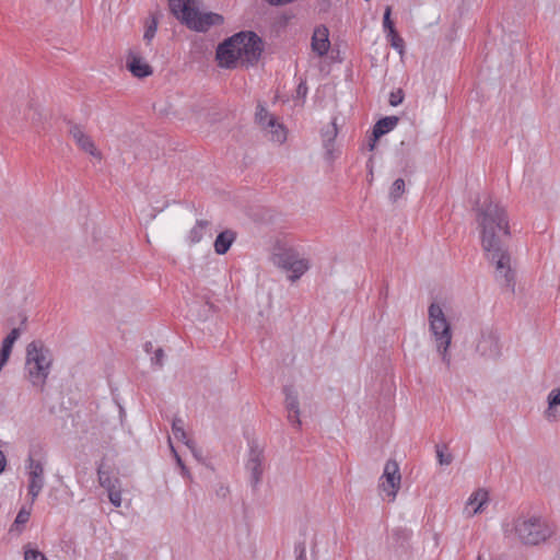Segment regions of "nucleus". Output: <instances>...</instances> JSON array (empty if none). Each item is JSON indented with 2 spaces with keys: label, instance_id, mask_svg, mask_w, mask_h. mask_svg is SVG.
Segmentation results:
<instances>
[{
  "label": "nucleus",
  "instance_id": "b1692460",
  "mask_svg": "<svg viewBox=\"0 0 560 560\" xmlns=\"http://www.w3.org/2000/svg\"><path fill=\"white\" fill-rule=\"evenodd\" d=\"M548 410L550 415H560V388L550 392L548 396Z\"/></svg>",
  "mask_w": 560,
  "mask_h": 560
},
{
  "label": "nucleus",
  "instance_id": "39448f33",
  "mask_svg": "<svg viewBox=\"0 0 560 560\" xmlns=\"http://www.w3.org/2000/svg\"><path fill=\"white\" fill-rule=\"evenodd\" d=\"M515 533L523 544L537 545L551 536L552 530L540 517L518 520L514 526Z\"/></svg>",
  "mask_w": 560,
  "mask_h": 560
},
{
  "label": "nucleus",
  "instance_id": "f3484780",
  "mask_svg": "<svg viewBox=\"0 0 560 560\" xmlns=\"http://www.w3.org/2000/svg\"><path fill=\"white\" fill-rule=\"evenodd\" d=\"M328 28L324 25L315 28L312 36V49L318 56H324L330 47Z\"/></svg>",
  "mask_w": 560,
  "mask_h": 560
},
{
  "label": "nucleus",
  "instance_id": "423d86ee",
  "mask_svg": "<svg viewBox=\"0 0 560 560\" xmlns=\"http://www.w3.org/2000/svg\"><path fill=\"white\" fill-rule=\"evenodd\" d=\"M236 35L241 36L236 43L240 47L241 65L246 67L254 66L259 60L264 50L261 38L254 32H241Z\"/></svg>",
  "mask_w": 560,
  "mask_h": 560
},
{
  "label": "nucleus",
  "instance_id": "ddd939ff",
  "mask_svg": "<svg viewBox=\"0 0 560 560\" xmlns=\"http://www.w3.org/2000/svg\"><path fill=\"white\" fill-rule=\"evenodd\" d=\"M262 462H264V452L259 446L255 443L250 445L249 448V457L246 464L247 470L250 472V480L253 486H257L262 476Z\"/></svg>",
  "mask_w": 560,
  "mask_h": 560
},
{
  "label": "nucleus",
  "instance_id": "c756f323",
  "mask_svg": "<svg viewBox=\"0 0 560 560\" xmlns=\"http://www.w3.org/2000/svg\"><path fill=\"white\" fill-rule=\"evenodd\" d=\"M158 30V20L154 15L151 16L150 22L147 23L145 31L143 34V38L147 42H151L152 38L155 36Z\"/></svg>",
  "mask_w": 560,
  "mask_h": 560
},
{
  "label": "nucleus",
  "instance_id": "09e8293b",
  "mask_svg": "<svg viewBox=\"0 0 560 560\" xmlns=\"http://www.w3.org/2000/svg\"><path fill=\"white\" fill-rule=\"evenodd\" d=\"M478 560H481V557H480V556L478 557Z\"/></svg>",
  "mask_w": 560,
  "mask_h": 560
},
{
  "label": "nucleus",
  "instance_id": "a19ab883",
  "mask_svg": "<svg viewBox=\"0 0 560 560\" xmlns=\"http://www.w3.org/2000/svg\"><path fill=\"white\" fill-rule=\"evenodd\" d=\"M296 93L299 96H305L306 93H307V86H306V83L305 82H301L299 85H298V89H296Z\"/></svg>",
  "mask_w": 560,
  "mask_h": 560
},
{
  "label": "nucleus",
  "instance_id": "c85d7f7f",
  "mask_svg": "<svg viewBox=\"0 0 560 560\" xmlns=\"http://www.w3.org/2000/svg\"><path fill=\"white\" fill-rule=\"evenodd\" d=\"M269 117H273L268 113V110L261 105L258 104L257 110L255 114L256 121L262 126L264 128H268V119Z\"/></svg>",
  "mask_w": 560,
  "mask_h": 560
},
{
  "label": "nucleus",
  "instance_id": "6ab92c4d",
  "mask_svg": "<svg viewBox=\"0 0 560 560\" xmlns=\"http://www.w3.org/2000/svg\"><path fill=\"white\" fill-rule=\"evenodd\" d=\"M488 502V492L485 489H478L468 499L467 508L474 506L470 515H475L482 511L483 505Z\"/></svg>",
  "mask_w": 560,
  "mask_h": 560
},
{
  "label": "nucleus",
  "instance_id": "7ed1b4c3",
  "mask_svg": "<svg viewBox=\"0 0 560 560\" xmlns=\"http://www.w3.org/2000/svg\"><path fill=\"white\" fill-rule=\"evenodd\" d=\"M52 361L51 351L42 341L35 340L27 345L25 371L33 386L44 389Z\"/></svg>",
  "mask_w": 560,
  "mask_h": 560
},
{
  "label": "nucleus",
  "instance_id": "0eeeda50",
  "mask_svg": "<svg viewBox=\"0 0 560 560\" xmlns=\"http://www.w3.org/2000/svg\"><path fill=\"white\" fill-rule=\"evenodd\" d=\"M501 348L498 330L492 326L482 327L476 339V352L485 359L497 360L501 357Z\"/></svg>",
  "mask_w": 560,
  "mask_h": 560
},
{
  "label": "nucleus",
  "instance_id": "e433bc0d",
  "mask_svg": "<svg viewBox=\"0 0 560 560\" xmlns=\"http://www.w3.org/2000/svg\"><path fill=\"white\" fill-rule=\"evenodd\" d=\"M30 516H31V512H30V511H27V510H25V509H22V510L18 513V515H16V517H15L14 523H15L16 525H23V524H25V523H27V522H28Z\"/></svg>",
  "mask_w": 560,
  "mask_h": 560
},
{
  "label": "nucleus",
  "instance_id": "473e14b6",
  "mask_svg": "<svg viewBox=\"0 0 560 560\" xmlns=\"http://www.w3.org/2000/svg\"><path fill=\"white\" fill-rule=\"evenodd\" d=\"M387 37L390 40V45L395 49H397L399 51H402V49H404V39L398 35L396 30L394 31V33H387Z\"/></svg>",
  "mask_w": 560,
  "mask_h": 560
},
{
  "label": "nucleus",
  "instance_id": "7c9ffc66",
  "mask_svg": "<svg viewBox=\"0 0 560 560\" xmlns=\"http://www.w3.org/2000/svg\"><path fill=\"white\" fill-rule=\"evenodd\" d=\"M390 13H392V8L386 7L385 12H384V18H383V26H384V31L386 33H394V31H395L394 23L390 19Z\"/></svg>",
  "mask_w": 560,
  "mask_h": 560
},
{
  "label": "nucleus",
  "instance_id": "4c0bfd02",
  "mask_svg": "<svg viewBox=\"0 0 560 560\" xmlns=\"http://www.w3.org/2000/svg\"><path fill=\"white\" fill-rule=\"evenodd\" d=\"M294 551L296 553L295 560H307L305 544H298L294 548Z\"/></svg>",
  "mask_w": 560,
  "mask_h": 560
},
{
  "label": "nucleus",
  "instance_id": "c03bdc74",
  "mask_svg": "<svg viewBox=\"0 0 560 560\" xmlns=\"http://www.w3.org/2000/svg\"><path fill=\"white\" fill-rule=\"evenodd\" d=\"M7 465V459L2 451H0V474L4 470Z\"/></svg>",
  "mask_w": 560,
  "mask_h": 560
},
{
  "label": "nucleus",
  "instance_id": "c9c22d12",
  "mask_svg": "<svg viewBox=\"0 0 560 560\" xmlns=\"http://www.w3.org/2000/svg\"><path fill=\"white\" fill-rule=\"evenodd\" d=\"M24 559L25 560H48L44 553H42L40 551L38 550H33V549H30V550H26L25 553H24Z\"/></svg>",
  "mask_w": 560,
  "mask_h": 560
},
{
  "label": "nucleus",
  "instance_id": "bb28decb",
  "mask_svg": "<svg viewBox=\"0 0 560 560\" xmlns=\"http://www.w3.org/2000/svg\"><path fill=\"white\" fill-rule=\"evenodd\" d=\"M435 448L438 462L440 465L447 466L453 462V456L447 452L446 445H436Z\"/></svg>",
  "mask_w": 560,
  "mask_h": 560
},
{
  "label": "nucleus",
  "instance_id": "393cba45",
  "mask_svg": "<svg viewBox=\"0 0 560 560\" xmlns=\"http://www.w3.org/2000/svg\"><path fill=\"white\" fill-rule=\"evenodd\" d=\"M172 431H173V434H174L175 439H177L178 441H182L184 443H186V441H190L187 438V434H186L185 429H184V421L182 419L175 418L173 420Z\"/></svg>",
  "mask_w": 560,
  "mask_h": 560
},
{
  "label": "nucleus",
  "instance_id": "6e6552de",
  "mask_svg": "<svg viewBox=\"0 0 560 560\" xmlns=\"http://www.w3.org/2000/svg\"><path fill=\"white\" fill-rule=\"evenodd\" d=\"M401 475L398 463L395 459H388L384 466L383 475L380 478L378 489L393 502L400 489Z\"/></svg>",
  "mask_w": 560,
  "mask_h": 560
},
{
  "label": "nucleus",
  "instance_id": "a18cd8bd",
  "mask_svg": "<svg viewBox=\"0 0 560 560\" xmlns=\"http://www.w3.org/2000/svg\"><path fill=\"white\" fill-rule=\"evenodd\" d=\"M175 457H176V462H177V464L180 466L182 470H183V471H186V467H185V465H184V463H183L182 458H180L176 453H175Z\"/></svg>",
  "mask_w": 560,
  "mask_h": 560
},
{
  "label": "nucleus",
  "instance_id": "f704fd0d",
  "mask_svg": "<svg viewBox=\"0 0 560 560\" xmlns=\"http://www.w3.org/2000/svg\"><path fill=\"white\" fill-rule=\"evenodd\" d=\"M404 101V92L401 89H398L397 91H394L389 95V104L392 106H397L401 104Z\"/></svg>",
  "mask_w": 560,
  "mask_h": 560
},
{
  "label": "nucleus",
  "instance_id": "cd10ccee",
  "mask_svg": "<svg viewBox=\"0 0 560 560\" xmlns=\"http://www.w3.org/2000/svg\"><path fill=\"white\" fill-rule=\"evenodd\" d=\"M24 118L26 120H31L34 125H39L43 120V115L38 110V108H35L33 104H30L27 107V112L24 113Z\"/></svg>",
  "mask_w": 560,
  "mask_h": 560
},
{
  "label": "nucleus",
  "instance_id": "4468645a",
  "mask_svg": "<svg viewBox=\"0 0 560 560\" xmlns=\"http://www.w3.org/2000/svg\"><path fill=\"white\" fill-rule=\"evenodd\" d=\"M283 393L285 395V409L288 410V420L298 428L301 427L300 420V404L298 393L294 390L292 386H285L283 388Z\"/></svg>",
  "mask_w": 560,
  "mask_h": 560
},
{
  "label": "nucleus",
  "instance_id": "5701e85b",
  "mask_svg": "<svg viewBox=\"0 0 560 560\" xmlns=\"http://www.w3.org/2000/svg\"><path fill=\"white\" fill-rule=\"evenodd\" d=\"M97 475L100 485L106 489L107 492L120 486L118 478L110 477L108 472L101 468L97 470Z\"/></svg>",
  "mask_w": 560,
  "mask_h": 560
},
{
  "label": "nucleus",
  "instance_id": "58836bf2",
  "mask_svg": "<svg viewBox=\"0 0 560 560\" xmlns=\"http://www.w3.org/2000/svg\"><path fill=\"white\" fill-rule=\"evenodd\" d=\"M20 336L21 328H13L4 339L10 340L11 342H15L20 338Z\"/></svg>",
  "mask_w": 560,
  "mask_h": 560
},
{
  "label": "nucleus",
  "instance_id": "9d476101",
  "mask_svg": "<svg viewBox=\"0 0 560 560\" xmlns=\"http://www.w3.org/2000/svg\"><path fill=\"white\" fill-rule=\"evenodd\" d=\"M278 265L282 269L291 272L289 279L292 282L301 278L310 268L308 260L301 258L299 254L293 250H285L279 255Z\"/></svg>",
  "mask_w": 560,
  "mask_h": 560
},
{
  "label": "nucleus",
  "instance_id": "f03ea898",
  "mask_svg": "<svg viewBox=\"0 0 560 560\" xmlns=\"http://www.w3.org/2000/svg\"><path fill=\"white\" fill-rule=\"evenodd\" d=\"M171 12L188 28L207 32L223 23V16L212 12H200L199 0H168Z\"/></svg>",
  "mask_w": 560,
  "mask_h": 560
},
{
  "label": "nucleus",
  "instance_id": "72a5a7b5",
  "mask_svg": "<svg viewBox=\"0 0 560 560\" xmlns=\"http://www.w3.org/2000/svg\"><path fill=\"white\" fill-rule=\"evenodd\" d=\"M164 351L162 348H158L154 351V355L151 358V363L153 366L161 369L164 364Z\"/></svg>",
  "mask_w": 560,
  "mask_h": 560
},
{
  "label": "nucleus",
  "instance_id": "2f4dec72",
  "mask_svg": "<svg viewBox=\"0 0 560 560\" xmlns=\"http://www.w3.org/2000/svg\"><path fill=\"white\" fill-rule=\"evenodd\" d=\"M107 494H108V499H109L110 503L114 506L119 508L121 505V488H120V486L108 491Z\"/></svg>",
  "mask_w": 560,
  "mask_h": 560
},
{
  "label": "nucleus",
  "instance_id": "9b49d317",
  "mask_svg": "<svg viewBox=\"0 0 560 560\" xmlns=\"http://www.w3.org/2000/svg\"><path fill=\"white\" fill-rule=\"evenodd\" d=\"M27 463L28 495L31 497L32 503H34L45 486L44 465L40 460H35L33 457H30Z\"/></svg>",
  "mask_w": 560,
  "mask_h": 560
},
{
  "label": "nucleus",
  "instance_id": "1a4fd4ad",
  "mask_svg": "<svg viewBox=\"0 0 560 560\" xmlns=\"http://www.w3.org/2000/svg\"><path fill=\"white\" fill-rule=\"evenodd\" d=\"M240 35L225 39L217 48V60L220 67L232 69L241 63L240 47L236 44Z\"/></svg>",
  "mask_w": 560,
  "mask_h": 560
},
{
  "label": "nucleus",
  "instance_id": "20e7f679",
  "mask_svg": "<svg viewBox=\"0 0 560 560\" xmlns=\"http://www.w3.org/2000/svg\"><path fill=\"white\" fill-rule=\"evenodd\" d=\"M429 331L435 342L436 350L442 361L448 368L451 365V355L448 348L452 342L451 324L447 320L442 307L438 303H431L428 308Z\"/></svg>",
  "mask_w": 560,
  "mask_h": 560
},
{
  "label": "nucleus",
  "instance_id": "de8ad7c7",
  "mask_svg": "<svg viewBox=\"0 0 560 560\" xmlns=\"http://www.w3.org/2000/svg\"><path fill=\"white\" fill-rule=\"evenodd\" d=\"M26 320H27V317H26V316H24V317L22 318V320H21V325H25V324H26Z\"/></svg>",
  "mask_w": 560,
  "mask_h": 560
},
{
  "label": "nucleus",
  "instance_id": "79ce46f5",
  "mask_svg": "<svg viewBox=\"0 0 560 560\" xmlns=\"http://www.w3.org/2000/svg\"><path fill=\"white\" fill-rule=\"evenodd\" d=\"M13 345H14V342H11L10 340L3 339L0 349L11 353Z\"/></svg>",
  "mask_w": 560,
  "mask_h": 560
},
{
  "label": "nucleus",
  "instance_id": "2eb2a0df",
  "mask_svg": "<svg viewBox=\"0 0 560 560\" xmlns=\"http://www.w3.org/2000/svg\"><path fill=\"white\" fill-rule=\"evenodd\" d=\"M126 67L137 78H145L152 74L150 65L135 50L129 51Z\"/></svg>",
  "mask_w": 560,
  "mask_h": 560
},
{
  "label": "nucleus",
  "instance_id": "f257e3e1",
  "mask_svg": "<svg viewBox=\"0 0 560 560\" xmlns=\"http://www.w3.org/2000/svg\"><path fill=\"white\" fill-rule=\"evenodd\" d=\"M476 222L480 231L481 246L487 258L495 267L497 281L514 292V271L506 242L511 236L508 213L491 197L478 200L474 208Z\"/></svg>",
  "mask_w": 560,
  "mask_h": 560
},
{
  "label": "nucleus",
  "instance_id": "aec40b11",
  "mask_svg": "<svg viewBox=\"0 0 560 560\" xmlns=\"http://www.w3.org/2000/svg\"><path fill=\"white\" fill-rule=\"evenodd\" d=\"M271 135V141L279 144L283 143L287 139V132L283 125L279 124L275 117H269L268 128Z\"/></svg>",
  "mask_w": 560,
  "mask_h": 560
},
{
  "label": "nucleus",
  "instance_id": "a878e982",
  "mask_svg": "<svg viewBox=\"0 0 560 560\" xmlns=\"http://www.w3.org/2000/svg\"><path fill=\"white\" fill-rule=\"evenodd\" d=\"M405 192V180L402 178H397L389 191V198L393 202H396Z\"/></svg>",
  "mask_w": 560,
  "mask_h": 560
},
{
  "label": "nucleus",
  "instance_id": "412c9836",
  "mask_svg": "<svg viewBox=\"0 0 560 560\" xmlns=\"http://www.w3.org/2000/svg\"><path fill=\"white\" fill-rule=\"evenodd\" d=\"M209 225V222L206 220H198L195 226L190 230L188 234V241L190 244H197L199 243Z\"/></svg>",
  "mask_w": 560,
  "mask_h": 560
},
{
  "label": "nucleus",
  "instance_id": "a211bd4d",
  "mask_svg": "<svg viewBox=\"0 0 560 560\" xmlns=\"http://www.w3.org/2000/svg\"><path fill=\"white\" fill-rule=\"evenodd\" d=\"M235 236L236 234L231 230L221 232L214 241L215 253L219 255H224L230 249L232 243L235 240Z\"/></svg>",
  "mask_w": 560,
  "mask_h": 560
},
{
  "label": "nucleus",
  "instance_id": "f8f14e48",
  "mask_svg": "<svg viewBox=\"0 0 560 560\" xmlns=\"http://www.w3.org/2000/svg\"><path fill=\"white\" fill-rule=\"evenodd\" d=\"M69 135L82 151L94 158H97L98 160L102 159V153L96 149L94 141L89 135L84 132L81 126L77 124H70Z\"/></svg>",
  "mask_w": 560,
  "mask_h": 560
},
{
  "label": "nucleus",
  "instance_id": "dca6fc26",
  "mask_svg": "<svg viewBox=\"0 0 560 560\" xmlns=\"http://www.w3.org/2000/svg\"><path fill=\"white\" fill-rule=\"evenodd\" d=\"M398 117L396 116H387L380 119L373 128L372 139L369 143L370 150H374L376 141L385 133L393 130L398 124Z\"/></svg>",
  "mask_w": 560,
  "mask_h": 560
},
{
  "label": "nucleus",
  "instance_id": "37998d69",
  "mask_svg": "<svg viewBox=\"0 0 560 560\" xmlns=\"http://www.w3.org/2000/svg\"><path fill=\"white\" fill-rule=\"evenodd\" d=\"M271 5H281L292 2L293 0H266Z\"/></svg>",
  "mask_w": 560,
  "mask_h": 560
},
{
  "label": "nucleus",
  "instance_id": "49530a36",
  "mask_svg": "<svg viewBox=\"0 0 560 560\" xmlns=\"http://www.w3.org/2000/svg\"><path fill=\"white\" fill-rule=\"evenodd\" d=\"M152 348H153L152 342H147V343L144 345V350H145V352H150V351L152 350Z\"/></svg>",
  "mask_w": 560,
  "mask_h": 560
},
{
  "label": "nucleus",
  "instance_id": "ea45409f",
  "mask_svg": "<svg viewBox=\"0 0 560 560\" xmlns=\"http://www.w3.org/2000/svg\"><path fill=\"white\" fill-rule=\"evenodd\" d=\"M185 444H186V445L188 446V448L191 451L192 455H194L196 458H199V451H198V448L196 447L195 442L190 440V441H186V443H185Z\"/></svg>",
  "mask_w": 560,
  "mask_h": 560
},
{
  "label": "nucleus",
  "instance_id": "4be33fe9",
  "mask_svg": "<svg viewBox=\"0 0 560 560\" xmlns=\"http://www.w3.org/2000/svg\"><path fill=\"white\" fill-rule=\"evenodd\" d=\"M338 135V129L336 126V122L332 121L330 126H328L325 130L322 132L324 147L327 150L328 153L331 152L332 142L335 141V138Z\"/></svg>",
  "mask_w": 560,
  "mask_h": 560
}]
</instances>
